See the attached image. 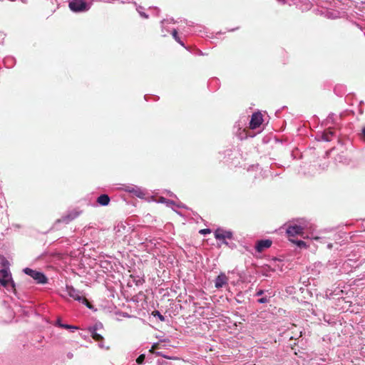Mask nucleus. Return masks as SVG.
<instances>
[{"mask_svg": "<svg viewBox=\"0 0 365 365\" xmlns=\"http://www.w3.org/2000/svg\"><path fill=\"white\" fill-rule=\"evenodd\" d=\"M158 348V344H155L152 346L150 349V352L155 354L158 356H162L165 359L158 360V365H180V361L177 358H167L162 352L155 351V349Z\"/></svg>", "mask_w": 365, "mask_h": 365, "instance_id": "f257e3e1", "label": "nucleus"}, {"mask_svg": "<svg viewBox=\"0 0 365 365\" xmlns=\"http://www.w3.org/2000/svg\"><path fill=\"white\" fill-rule=\"evenodd\" d=\"M68 6L73 12H84L89 10L91 4L85 0H70Z\"/></svg>", "mask_w": 365, "mask_h": 365, "instance_id": "f03ea898", "label": "nucleus"}, {"mask_svg": "<svg viewBox=\"0 0 365 365\" xmlns=\"http://www.w3.org/2000/svg\"><path fill=\"white\" fill-rule=\"evenodd\" d=\"M66 291L69 297H72L76 301H78L79 302L83 303V304H86L88 308H91L88 300L86 297L81 295V292L79 290L76 289L72 286L66 285Z\"/></svg>", "mask_w": 365, "mask_h": 365, "instance_id": "7ed1b4c3", "label": "nucleus"}, {"mask_svg": "<svg viewBox=\"0 0 365 365\" xmlns=\"http://www.w3.org/2000/svg\"><path fill=\"white\" fill-rule=\"evenodd\" d=\"M24 272L32 277L38 284H46L47 282L46 277L41 272L25 268Z\"/></svg>", "mask_w": 365, "mask_h": 365, "instance_id": "20e7f679", "label": "nucleus"}, {"mask_svg": "<svg viewBox=\"0 0 365 365\" xmlns=\"http://www.w3.org/2000/svg\"><path fill=\"white\" fill-rule=\"evenodd\" d=\"M0 284L8 288L11 286L12 289H15V284L11 279V274L6 269L0 270Z\"/></svg>", "mask_w": 365, "mask_h": 365, "instance_id": "39448f33", "label": "nucleus"}, {"mask_svg": "<svg viewBox=\"0 0 365 365\" xmlns=\"http://www.w3.org/2000/svg\"><path fill=\"white\" fill-rule=\"evenodd\" d=\"M124 190L129 193H132L138 197L143 198L145 196L146 192L145 190L134 185H128L124 187Z\"/></svg>", "mask_w": 365, "mask_h": 365, "instance_id": "423d86ee", "label": "nucleus"}, {"mask_svg": "<svg viewBox=\"0 0 365 365\" xmlns=\"http://www.w3.org/2000/svg\"><path fill=\"white\" fill-rule=\"evenodd\" d=\"M263 122L262 115L259 112L254 113L250 120L249 128L251 130L259 128Z\"/></svg>", "mask_w": 365, "mask_h": 365, "instance_id": "0eeeda50", "label": "nucleus"}, {"mask_svg": "<svg viewBox=\"0 0 365 365\" xmlns=\"http://www.w3.org/2000/svg\"><path fill=\"white\" fill-rule=\"evenodd\" d=\"M215 237L217 240H222V242L225 245L228 243L225 241L226 239H231L232 237V232L230 230H225L218 228L215 232Z\"/></svg>", "mask_w": 365, "mask_h": 365, "instance_id": "6e6552de", "label": "nucleus"}, {"mask_svg": "<svg viewBox=\"0 0 365 365\" xmlns=\"http://www.w3.org/2000/svg\"><path fill=\"white\" fill-rule=\"evenodd\" d=\"M305 228V226L302 225H289L287 229V233L289 237H294L296 235H302L303 230Z\"/></svg>", "mask_w": 365, "mask_h": 365, "instance_id": "1a4fd4ad", "label": "nucleus"}, {"mask_svg": "<svg viewBox=\"0 0 365 365\" xmlns=\"http://www.w3.org/2000/svg\"><path fill=\"white\" fill-rule=\"evenodd\" d=\"M79 215L80 212L76 210L71 211L68 212L66 215L62 216L61 218L57 220L56 223L63 222L65 224H68L71 221L76 219Z\"/></svg>", "mask_w": 365, "mask_h": 365, "instance_id": "9d476101", "label": "nucleus"}, {"mask_svg": "<svg viewBox=\"0 0 365 365\" xmlns=\"http://www.w3.org/2000/svg\"><path fill=\"white\" fill-rule=\"evenodd\" d=\"M272 245L271 240H261L257 242L255 250L257 252H262L265 249L270 247Z\"/></svg>", "mask_w": 365, "mask_h": 365, "instance_id": "9b49d317", "label": "nucleus"}, {"mask_svg": "<svg viewBox=\"0 0 365 365\" xmlns=\"http://www.w3.org/2000/svg\"><path fill=\"white\" fill-rule=\"evenodd\" d=\"M92 338L96 341H98V346L101 348V349H106V350H108L109 349V346H106L105 344H103V336H102L101 334L98 333V331H89Z\"/></svg>", "mask_w": 365, "mask_h": 365, "instance_id": "f8f14e48", "label": "nucleus"}, {"mask_svg": "<svg viewBox=\"0 0 365 365\" xmlns=\"http://www.w3.org/2000/svg\"><path fill=\"white\" fill-rule=\"evenodd\" d=\"M228 278L224 273H220L215 280V286L219 289L227 284Z\"/></svg>", "mask_w": 365, "mask_h": 365, "instance_id": "ddd939ff", "label": "nucleus"}, {"mask_svg": "<svg viewBox=\"0 0 365 365\" xmlns=\"http://www.w3.org/2000/svg\"><path fill=\"white\" fill-rule=\"evenodd\" d=\"M97 202L102 206H106L110 202V197L108 195L106 194L101 195L97 198Z\"/></svg>", "mask_w": 365, "mask_h": 365, "instance_id": "4468645a", "label": "nucleus"}, {"mask_svg": "<svg viewBox=\"0 0 365 365\" xmlns=\"http://www.w3.org/2000/svg\"><path fill=\"white\" fill-rule=\"evenodd\" d=\"M255 135V133H252L250 130H247L245 128L240 131L238 134L239 138L241 140L247 138L248 137L252 138Z\"/></svg>", "mask_w": 365, "mask_h": 365, "instance_id": "2eb2a0df", "label": "nucleus"}, {"mask_svg": "<svg viewBox=\"0 0 365 365\" xmlns=\"http://www.w3.org/2000/svg\"><path fill=\"white\" fill-rule=\"evenodd\" d=\"M289 240L293 244L296 245L300 249L307 248L308 247L307 243L305 242H304L303 240H297V239H292V238H290Z\"/></svg>", "mask_w": 365, "mask_h": 365, "instance_id": "dca6fc26", "label": "nucleus"}, {"mask_svg": "<svg viewBox=\"0 0 365 365\" xmlns=\"http://www.w3.org/2000/svg\"><path fill=\"white\" fill-rule=\"evenodd\" d=\"M171 34H172L173 37L174 38V39H175L177 42H178L181 46H185V45H184L183 42H182V41H181V40L180 39V38H179V36H178V31H177V30H176V29H173V30L172 31Z\"/></svg>", "mask_w": 365, "mask_h": 365, "instance_id": "f3484780", "label": "nucleus"}, {"mask_svg": "<svg viewBox=\"0 0 365 365\" xmlns=\"http://www.w3.org/2000/svg\"><path fill=\"white\" fill-rule=\"evenodd\" d=\"M103 329V324L101 323H96L95 325H93V327H90L88 328V331H100Z\"/></svg>", "mask_w": 365, "mask_h": 365, "instance_id": "a211bd4d", "label": "nucleus"}, {"mask_svg": "<svg viewBox=\"0 0 365 365\" xmlns=\"http://www.w3.org/2000/svg\"><path fill=\"white\" fill-rule=\"evenodd\" d=\"M333 132L331 130L325 131L322 135V138L326 141L331 140V137L333 135Z\"/></svg>", "mask_w": 365, "mask_h": 365, "instance_id": "6ab92c4d", "label": "nucleus"}, {"mask_svg": "<svg viewBox=\"0 0 365 365\" xmlns=\"http://www.w3.org/2000/svg\"><path fill=\"white\" fill-rule=\"evenodd\" d=\"M153 315L157 317L161 322L165 321V317L158 311H154Z\"/></svg>", "mask_w": 365, "mask_h": 365, "instance_id": "aec40b11", "label": "nucleus"}, {"mask_svg": "<svg viewBox=\"0 0 365 365\" xmlns=\"http://www.w3.org/2000/svg\"><path fill=\"white\" fill-rule=\"evenodd\" d=\"M167 23V24H170V23H175V21L173 19H164L161 21V24H162V26H163V29H165V26H164V24Z\"/></svg>", "mask_w": 365, "mask_h": 365, "instance_id": "412c9836", "label": "nucleus"}, {"mask_svg": "<svg viewBox=\"0 0 365 365\" xmlns=\"http://www.w3.org/2000/svg\"><path fill=\"white\" fill-rule=\"evenodd\" d=\"M327 16H328V18H331V19H335V18L338 17V15L333 11H327Z\"/></svg>", "mask_w": 365, "mask_h": 365, "instance_id": "4be33fe9", "label": "nucleus"}, {"mask_svg": "<svg viewBox=\"0 0 365 365\" xmlns=\"http://www.w3.org/2000/svg\"><path fill=\"white\" fill-rule=\"evenodd\" d=\"M144 360H145V355L141 354L137 358L136 361L138 364H141L143 363Z\"/></svg>", "mask_w": 365, "mask_h": 365, "instance_id": "5701e85b", "label": "nucleus"}, {"mask_svg": "<svg viewBox=\"0 0 365 365\" xmlns=\"http://www.w3.org/2000/svg\"><path fill=\"white\" fill-rule=\"evenodd\" d=\"M140 9H141V7H140V6H139V7L137 9V11H138L139 14H140L142 17H143V18H145V19H147V18L148 17V16L145 13H144V12H143V11H140Z\"/></svg>", "mask_w": 365, "mask_h": 365, "instance_id": "b1692460", "label": "nucleus"}, {"mask_svg": "<svg viewBox=\"0 0 365 365\" xmlns=\"http://www.w3.org/2000/svg\"><path fill=\"white\" fill-rule=\"evenodd\" d=\"M257 301L259 303L263 304V303L268 302V299L267 297H261V298L258 299Z\"/></svg>", "mask_w": 365, "mask_h": 365, "instance_id": "393cba45", "label": "nucleus"}, {"mask_svg": "<svg viewBox=\"0 0 365 365\" xmlns=\"http://www.w3.org/2000/svg\"><path fill=\"white\" fill-rule=\"evenodd\" d=\"M210 229H203V230H201L200 231V233L203 234V235H205V234H207V233H210Z\"/></svg>", "mask_w": 365, "mask_h": 365, "instance_id": "a878e982", "label": "nucleus"}, {"mask_svg": "<svg viewBox=\"0 0 365 365\" xmlns=\"http://www.w3.org/2000/svg\"><path fill=\"white\" fill-rule=\"evenodd\" d=\"M60 327L68 329H70V325L66 324H60Z\"/></svg>", "mask_w": 365, "mask_h": 365, "instance_id": "bb28decb", "label": "nucleus"}, {"mask_svg": "<svg viewBox=\"0 0 365 365\" xmlns=\"http://www.w3.org/2000/svg\"><path fill=\"white\" fill-rule=\"evenodd\" d=\"M71 329L72 331H73L74 330L78 329V327H75V326L70 325V329Z\"/></svg>", "mask_w": 365, "mask_h": 365, "instance_id": "cd10ccee", "label": "nucleus"}, {"mask_svg": "<svg viewBox=\"0 0 365 365\" xmlns=\"http://www.w3.org/2000/svg\"><path fill=\"white\" fill-rule=\"evenodd\" d=\"M361 135L363 139L365 140V127L362 129Z\"/></svg>", "mask_w": 365, "mask_h": 365, "instance_id": "c85d7f7f", "label": "nucleus"}, {"mask_svg": "<svg viewBox=\"0 0 365 365\" xmlns=\"http://www.w3.org/2000/svg\"><path fill=\"white\" fill-rule=\"evenodd\" d=\"M60 324H63L61 322V320L58 319L56 321V325L60 327Z\"/></svg>", "mask_w": 365, "mask_h": 365, "instance_id": "c756f323", "label": "nucleus"}, {"mask_svg": "<svg viewBox=\"0 0 365 365\" xmlns=\"http://www.w3.org/2000/svg\"><path fill=\"white\" fill-rule=\"evenodd\" d=\"M263 292L262 290H259V292H257V295L259 296L261 294H262Z\"/></svg>", "mask_w": 365, "mask_h": 365, "instance_id": "7c9ffc66", "label": "nucleus"}, {"mask_svg": "<svg viewBox=\"0 0 365 365\" xmlns=\"http://www.w3.org/2000/svg\"><path fill=\"white\" fill-rule=\"evenodd\" d=\"M68 356L69 358H71V357L73 356V354H68Z\"/></svg>", "mask_w": 365, "mask_h": 365, "instance_id": "2f4dec72", "label": "nucleus"}, {"mask_svg": "<svg viewBox=\"0 0 365 365\" xmlns=\"http://www.w3.org/2000/svg\"><path fill=\"white\" fill-rule=\"evenodd\" d=\"M328 247H329V249H330V248H331V247H332L331 244H329V245H328Z\"/></svg>", "mask_w": 365, "mask_h": 365, "instance_id": "473e14b6", "label": "nucleus"}, {"mask_svg": "<svg viewBox=\"0 0 365 365\" xmlns=\"http://www.w3.org/2000/svg\"><path fill=\"white\" fill-rule=\"evenodd\" d=\"M301 336H302V331H300L299 335V337H301Z\"/></svg>", "mask_w": 365, "mask_h": 365, "instance_id": "72a5a7b5", "label": "nucleus"}]
</instances>
